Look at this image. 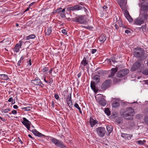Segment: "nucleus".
Masks as SVG:
<instances>
[{
  "label": "nucleus",
  "mask_w": 148,
  "mask_h": 148,
  "mask_svg": "<svg viewBox=\"0 0 148 148\" xmlns=\"http://www.w3.org/2000/svg\"><path fill=\"white\" fill-rule=\"evenodd\" d=\"M134 56L136 57L139 58L141 60H144L147 58V55L144 53L143 49L139 47L135 48L134 49Z\"/></svg>",
  "instance_id": "f257e3e1"
},
{
  "label": "nucleus",
  "mask_w": 148,
  "mask_h": 148,
  "mask_svg": "<svg viewBox=\"0 0 148 148\" xmlns=\"http://www.w3.org/2000/svg\"><path fill=\"white\" fill-rule=\"evenodd\" d=\"M93 28V27L92 26H86L85 29H91Z\"/></svg>",
  "instance_id": "79ce46f5"
},
{
  "label": "nucleus",
  "mask_w": 148,
  "mask_h": 148,
  "mask_svg": "<svg viewBox=\"0 0 148 148\" xmlns=\"http://www.w3.org/2000/svg\"><path fill=\"white\" fill-rule=\"evenodd\" d=\"M142 30L143 32H145L146 30V25H144L142 26Z\"/></svg>",
  "instance_id": "ea45409f"
},
{
  "label": "nucleus",
  "mask_w": 148,
  "mask_h": 148,
  "mask_svg": "<svg viewBox=\"0 0 148 148\" xmlns=\"http://www.w3.org/2000/svg\"><path fill=\"white\" fill-rule=\"evenodd\" d=\"M121 136L125 139L130 140L132 136V134H129L125 133H122Z\"/></svg>",
  "instance_id": "6ab92c4d"
},
{
  "label": "nucleus",
  "mask_w": 148,
  "mask_h": 148,
  "mask_svg": "<svg viewBox=\"0 0 148 148\" xmlns=\"http://www.w3.org/2000/svg\"><path fill=\"white\" fill-rule=\"evenodd\" d=\"M53 82V81L52 79L51 78L50 79V80L48 81V83L51 84Z\"/></svg>",
  "instance_id": "3c124183"
},
{
  "label": "nucleus",
  "mask_w": 148,
  "mask_h": 148,
  "mask_svg": "<svg viewBox=\"0 0 148 148\" xmlns=\"http://www.w3.org/2000/svg\"><path fill=\"white\" fill-rule=\"evenodd\" d=\"M118 68L116 66L115 68L112 69L110 71V73L108 76V77L112 78L114 75L115 73L118 71Z\"/></svg>",
  "instance_id": "dca6fc26"
},
{
  "label": "nucleus",
  "mask_w": 148,
  "mask_h": 148,
  "mask_svg": "<svg viewBox=\"0 0 148 148\" xmlns=\"http://www.w3.org/2000/svg\"><path fill=\"white\" fill-rule=\"evenodd\" d=\"M81 73H79L77 75L78 77V78L80 77L81 76Z\"/></svg>",
  "instance_id": "680f3d73"
},
{
  "label": "nucleus",
  "mask_w": 148,
  "mask_h": 148,
  "mask_svg": "<svg viewBox=\"0 0 148 148\" xmlns=\"http://www.w3.org/2000/svg\"><path fill=\"white\" fill-rule=\"evenodd\" d=\"M82 8V7L79 5H76L72 7H68L66 9L68 11H73L81 10Z\"/></svg>",
  "instance_id": "4468645a"
},
{
  "label": "nucleus",
  "mask_w": 148,
  "mask_h": 148,
  "mask_svg": "<svg viewBox=\"0 0 148 148\" xmlns=\"http://www.w3.org/2000/svg\"><path fill=\"white\" fill-rule=\"evenodd\" d=\"M112 83L110 79H108L105 81L102 84L101 86V88L102 90H105L110 86Z\"/></svg>",
  "instance_id": "6e6552de"
},
{
  "label": "nucleus",
  "mask_w": 148,
  "mask_h": 148,
  "mask_svg": "<svg viewBox=\"0 0 148 148\" xmlns=\"http://www.w3.org/2000/svg\"><path fill=\"white\" fill-rule=\"evenodd\" d=\"M97 51L96 49H92L91 50V53L92 54L94 53Z\"/></svg>",
  "instance_id": "49530a36"
},
{
  "label": "nucleus",
  "mask_w": 148,
  "mask_h": 148,
  "mask_svg": "<svg viewBox=\"0 0 148 148\" xmlns=\"http://www.w3.org/2000/svg\"><path fill=\"white\" fill-rule=\"evenodd\" d=\"M45 34L47 35H49L52 32V28L51 27H48L46 29L45 31Z\"/></svg>",
  "instance_id": "a878e982"
},
{
  "label": "nucleus",
  "mask_w": 148,
  "mask_h": 148,
  "mask_svg": "<svg viewBox=\"0 0 148 148\" xmlns=\"http://www.w3.org/2000/svg\"><path fill=\"white\" fill-rule=\"evenodd\" d=\"M96 131L98 135L100 137H103L106 132L105 128L102 127H100L96 129Z\"/></svg>",
  "instance_id": "423d86ee"
},
{
  "label": "nucleus",
  "mask_w": 148,
  "mask_h": 148,
  "mask_svg": "<svg viewBox=\"0 0 148 148\" xmlns=\"http://www.w3.org/2000/svg\"><path fill=\"white\" fill-rule=\"evenodd\" d=\"M88 60H87V58L84 57L83 60L81 62V64L82 66L81 65V67L82 69H84V67L86 66V68L87 70L89 69V65H88Z\"/></svg>",
  "instance_id": "ddd939ff"
},
{
  "label": "nucleus",
  "mask_w": 148,
  "mask_h": 148,
  "mask_svg": "<svg viewBox=\"0 0 148 148\" xmlns=\"http://www.w3.org/2000/svg\"><path fill=\"white\" fill-rule=\"evenodd\" d=\"M108 62H109L110 63L111 62H112L114 63H115V62H116L114 60H114L112 59V60H108Z\"/></svg>",
  "instance_id": "37998d69"
},
{
  "label": "nucleus",
  "mask_w": 148,
  "mask_h": 148,
  "mask_svg": "<svg viewBox=\"0 0 148 148\" xmlns=\"http://www.w3.org/2000/svg\"><path fill=\"white\" fill-rule=\"evenodd\" d=\"M98 103L100 105L103 106H105L106 104L105 100L102 99L99 100Z\"/></svg>",
  "instance_id": "393cba45"
},
{
  "label": "nucleus",
  "mask_w": 148,
  "mask_h": 148,
  "mask_svg": "<svg viewBox=\"0 0 148 148\" xmlns=\"http://www.w3.org/2000/svg\"><path fill=\"white\" fill-rule=\"evenodd\" d=\"M44 81L46 83H48V81H47V80H46V79H45V77H44Z\"/></svg>",
  "instance_id": "0e129e2a"
},
{
  "label": "nucleus",
  "mask_w": 148,
  "mask_h": 148,
  "mask_svg": "<svg viewBox=\"0 0 148 148\" xmlns=\"http://www.w3.org/2000/svg\"><path fill=\"white\" fill-rule=\"evenodd\" d=\"M121 115L123 118L128 120L132 119H133L132 116H133L130 115L129 113L123 110H122L121 112Z\"/></svg>",
  "instance_id": "1a4fd4ad"
},
{
  "label": "nucleus",
  "mask_w": 148,
  "mask_h": 148,
  "mask_svg": "<svg viewBox=\"0 0 148 148\" xmlns=\"http://www.w3.org/2000/svg\"><path fill=\"white\" fill-rule=\"evenodd\" d=\"M114 26L115 28L117 30H118V27H117L116 24H115L114 25Z\"/></svg>",
  "instance_id": "4d7b16f0"
},
{
  "label": "nucleus",
  "mask_w": 148,
  "mask_h": 148,
  "mask_svg": "<svg viewBox=\"0 0 148 148\" xmlns=\"http://www.w3.org/2000/svg\"><path fill=\"white\" fill-rule=\"evenodd\" d=\"M21 109L25 111H30L31 109V107H27L24 108H22Z\"/></svg>",
  "instance_id": "2f4dec72"
},
{
  "label": "nucleus",
  "mask_w": 148,
  "mask_h": 148,
  "mask_svg": "<svg viewBox=\"0 0 148 148\" xmlns=\"http://www.w3.org/2000/svg\"><path fill=\"white\" fill-rule=\"evenodd\" d=\"M99 42L101 44L102 43L106 40L105 36L104 34L101 35L99 38Z\"/></svg>",
  "instance_id": "b1692460"
},
{
  "label": "nucleus",
  "mask_w": 148,
  "mask_h": 148,
  "mask_svg": "<svg viewBox=\"0 0 148 148\" xmlns=\"http://www.w3.org/2000/svg\"><path fill=\"white\" fill-rule=\"evenodd\" d=\"M51 105L52 107H53L54 106V103L53 101H52L51 103Z\"/></svg>",
  "instance_id": "338daca9"
},
{
  "label": "nucleus",
  "mask_w": 148,
  "mask_h": 148,
  "mask_svg": "<svg viewBox=\"0 0 148 148\" xmlns=\"http://www.w3.org/2000/svg\"><path fill=\"white\" fill-rule=\"evenodd\" d=\"M74 106L76 108H79V105L77 103H75V104H74Z\"/></svg>",
  "instance_id": "de8ad7c7"
},
{
  "label": "nucleus",
  "mask_w": 148,
  "mask_h": 148,
  "mask_svg": "<svg viewBox=\"0 0 148 148\" xmlns=\"http://www.w3.org/2000/svg\"><path fill=\"white\" fill-rule=\"evenodd\" d=\"M42 71L43 72L48 71V68L46 67H45L43 69Z\"/></svg>",
  "instance_id": "58836bf2"
},
{
  "label": "nucleus",
  "mask_w": 148,
  "mask_h": 148,
  "mask_svg": "<svg viewBox=\"0 0 148 148\" xmlns=\"http://www.w3.org/2000/svg\"><path fill=\"white\" fill-rule=\"evenodd\" d=\"M147 14H142L140 15V14L139 16L135 19L134 21V24L136 25H140L144 23V21L146 19Z\"/></svg>",
  "instance_id": "7ed1b4c3"
},
{
  "label": "nucleus",
  "mask_w": 148,
  "mask_h": 148,
  "mask_svg": "<svg viewBox=\"0 0 148 148\" xmlns=\"http://www.w3.org/2000/svg\"><path fill=\"white\" fill-rule=\"evenodd\" d=\"M106 128L109 134H110L112 131V127L111 125L107 126Z\"/></svg>",
  "instance_id": "c85d7f7f"
},
{
  "label": "nucleus",
  "mask_w": 148,
  "mask_h": 148,
  "mask_svg": "<svg viewBox=\"0 0 148 148\" xmlns=\"http://www.w3.org/2000/svg\"><path fill=\"white\" fill-rule=\"evenodd\" d=\"M125 32L126 33H127V34H129V33H130L131 32H130V31L129 30H125Z\"/></svg>",
  "instance_id": "6e6d98bb"
},
{
  "label": "nucleus",
  "mask_w": 148,
  "mask_h": 148,
  "mask_svg": "<svg viewBox=\"0 0 148 148\" xmlns=\"http://www.w3.org/2000/svg\"><path fill=\"white\" fill-rule=\"evenodd\" d=\"M65 9L62 8H60L57 10V12H59L62 18H64L66 17L65 14Z\"/></svg>",
  "instance_id": "f3484780"
},
{
  "label": "nucleus",
  "mask_w": 148,
  "mask_h": 148,
  "mask_svg": "<svg viewBox=\"0 0 148 148\" xmlns=\"http://www.w3.org/2000/svg\"><path fill=\"white\" fill-rule=\"evenodd\" d=\"M12 113L13 114H15L17 113V111L16 110H13L12 111Z\"/></svg>",
  "instance_id": "09e8293b"
},
{
  "label": "nucleus",
  "mask_w": 148,
  "mask_h": 148,
  "mask_svg": "<svg viewBox=\"0 0 148 148\" xmlns=\"http://www.w3.org/2000/svg\"><path fill=\"white\" fill-rule=\"evenodd\" d=\"M120 4H121V5H124V6H125V4L123 2H120L119 3V5H120Z\"/></svg>",
  "instance_id": "052dcab7"
},
{
  "label": "nucleus",
  "mask_w": 148,
  "mask_h": 148,
  "mask_svg": "<svg viewBox=\"0 0 148 148\" xmlns=\"http://www.w3.org/2000/svg\"><path fill=\"white\" fill-rule=\"evenodd\" d=\"M118 23L120 27H122L123 28H126V26L123 24L121 20L119 21Z\"/></svg>",
  "instance_id": "7c9ffc66"
},
{
  "label": "nucleus",
  "mask_w": 148,
  "mask_h": 148,
  "mask_svg": "<svg viewBox=\"0 0 148 148\" xmlns=\"http://www.w3.org/2000/svg\"><path fill=\"white\" fill-rule=\"evenodd\" d=\"M62 32L64 34H67V32L65 29H63L62 30Z\"/></svg>",
  "instance_id": "a18cd8bd"
},
{
  "label": "nucleus",
  "mask_w": 148,
  "mask_h": 148,
  "mask_svg": "<svg viewBox=\"0 0 148 148\" xmlns=\"http://www.w3.org/2000/svg\"><path fill=\"white\" fill-rule=\"evenodd\" d=\"M66 100L68 106L70 108H72L73 104L71 100V94L68 95V97H67Z\"/></svg>",
  "instance_id": "a211bd4d"
},
{
  "label": "nucleus",
  "mask_w": 148,
  "mask_h": 148,
  "mask_svg": "<svg viewBox=\"0 0 148 148\" xmlns=\"http://www.w3.org/2000/svg\"><path fill=\"white\" fill-rule=\"evenodd\" d=\"M120 6L122 9H123V8H124V7L125 6H124V5H121V4H120Z\"/></svg>",
  "instance_id": "13d9d810"
},
{
  "label": "nucleus",
  "mask_w": 148,
  "mask_h": 148,
  "mask_svg": "<svg viewBox=\"0 0 148 148\" xmlns=\"http://www.w3.org/2000/svg\"><path fill=\"white\" fill-rule=\"evenodd\" d=\"M23 41L20 40L18 43H17L14 48V51L16 53L18 52L19 51V49L21 47L22 45Z\"/></svg>",
  "instance_id": "2eb2a0df"
},
{
  "label": "nucleus",
  "mask_w": 148,
  "mask_h": 148,
  "mask_svg": "<svg viewBox=\"0 0 148 148\" xmlns=\"http://www.w3.org/2000/svg\"><path fill=\"white\" fill-rule=\"evenodd\" d=\"M13 108L15 109H16L18 108V106L16 105H14L13 106Z\"/></svg>",
  "instance_id": "e2e57ef3"
},
{
  "label": "nucleus",
  "mask_w": 148,
  "mask_h": 148,
  "mask_svg": "<svg viewBox=\"0 0 148 148\" xmlns=\"http://www.w3.org/2000/svg\"><path fill=\"white\" fill-rule=\"evenodd\" d=\"M32 132L34 135L38 137H42L45 136L44 135L39 132L36 130H32Z\"/></svg>",
  "instance_id": "4be33fe9"
},
{
  "label": "nucleus",
  "mask_w": 148,
  "mask_h": 148,
  "mask_svg": "<svg viewBox=\"0 0 148 148\" xmlns=\"http://www.w3.org/2000/svg\"><path fill=\"white\" fill-rule=\"evenodd\" d=\"M29 65L30 66H31L32 65V63L31 62V60L30 59L29 61Z\"/></svg>",
  "instance_id": "774afa93"
},
{
  "label": "nucleus",
  "mask_w": 148,
  "mask_h": 148,
  "mask_svg": "<svg viewBox=\"0 0 148 148\" xmlns=\"http://www.w3.org/2000/svg\"><path fill=\"white\" fill-rule=\"evenodd\" d=\"M73 21L78 22L81 24H86L87 23V21L84 16H79L73 18Z\"/></svg>",
  "instance_id": "39448f33"
},
{
  "label": "nucleus",
  "mask_w": 148,
  "mask_h": 148,
  "mask_svg": "<svg viewBox=\"0 0 148 148\" xmlns=\"http://www.w3.org/2000/svg\"><path fill=\"white\" fill-rule=\"evenodd\" d=\"M0 78L2 79L7 80H8L9 78L8 76L5 74L0 75Z\"/></svg>",
  "instance_id": "bb28decb"
},
{
  "label": "nucleus",
  "mask_w": 148,
  "mask_h": 148,
  "mask_svg": "<svg viewBox=\"0 0 148 148\" xmlns=\"http://www.w3.org/2000/svg\"><path fill=\"white\" fill-rule=\"evenodd\" d=\"M127 112H128L130 114V115L134 116V112L133 109L131 107L127 108L126 109V111Z\"/></svg>",
  "instance_id": "aec40b11"
},
{
  "label": "nucleus",
  "mask_w": 148,
  "mask_h": 148,
  "mask_svg": "<svg viewBox=\"0 0 148 148\" xmlns=\"http://www.w3.org/2000/svg\"><path fill=\"white\" fill-rule=\"evenodd\" d=\"M89 121L90 125L92 127H93L96 124L98 123V121L94 120L92 118H90Z\"/></svg>",
  "instance_id": "412c9836"
},
{
  "label": "nucleus",
  "mask_w": 148,
  "mask_h": 148,
  "mask_svg": "<svg viewBox=\"0 0 148 148\" xmlns=\"http://www.w3.org/2000/svg\"><path fill=\"white\" fill-rule=\"evenodd\" d=\"M93 79L96 82H98L100 81V77L98 75H95L93 77Z\"/></svg>",
  "instance_id": "cd10ccee"
},
{
  "label": "nucleus",
  "mask_w": 148,
  "mask_h": 148,
  "mask_svg": "<svg viewBox=\"0 0 148 148\" xmlns=\"http://www.w3.org/2000/svg\"><path fill=\"white\" fill-rule=\"evenodd\" d=\"M12 97H10L8 100V101L9 102H11L13 100Z\"/></svg>",
  "instance_id": "864d4df0"
},
{
  "label": "nucleus",
  "mask_w": 148,
  "mask_h": 148,
  "mask_svg": "<svg viewBox=\"0 0 148 148\" xmlns=\"http://www.w3.org/2000/svg\"><path fill=\"white\" fill-rule=\"evenodd\" d=\"M35 37V36L34 34H31L27 36L26 37V39L27 40H29L30 39H34Z\"/></svg>",
  "instance_id": "c756f323"
},
{
  "label": "nucleus",
  "mask_w": 148,
  "mask_h": 148,
  "mask_svg": "<svg viewBox=\"0 0 148 148\" xmlns=\"http://www.w3.org/2000/svg\"><path fill=\"white\" fill-rule=\"evenodd\" d=\"M139 5L140 8L139 10L140 15L142 14L143 15L146 14L147 16V11L148 10V3L147 2H144L140 4H139Z\"/></svg>",
  "instance_id": "f03ea898"
},
{
  "label": "nucleus",
  "mask_w": 148,
  "mask_h": 148,
  "mask_svg": "<svg viewBox=\"0 0 148 148\" xmlns=\"http://www.w3.org/2000/svg\"><path fill=\"white\" fill-rule=\"evenodd\" d=\"M145 113L148 114V108H146L145 109Z\"/></svg>",
  "instance_id": "8fccbe9b"
},
{
  "label": "nucleus",
  "mask_w": 148,
  "mask_h": 148,
  "mask_svg": "<svg viewBox=\"0 0 148 148\" xmlns=\"http://www.w3.org/2000/svg\"><path fill=\"white\" fill-rule=\"evenodd\" d=\"M144 121L145 123L148 125V116L145 117L144 118Z\"/></svg>",
  "instance_id": "4c0bfd02"
},
{
  "label": "nucleus",
  "mask_w": 148,
  "mask_h": 148,
  "mask_svg": "<svg viewBox=\"0 0 148 148\" xmlns=\"http://www.w3.org/2000/svg\"><path fill=\"white\" fill-rule=\"evenodd\" d=\"M24 58V57L23 56H22L21 57L20 60L22 61V60H23Z\"/></svg>",
  "instance_id": "69168bd1"
},
{
  "label": "nucleus",
  "mask_w": 148,
  "mask_h": 148,
  "mask_svg": "<svg viewBox=\"0 0 148 148\" xmlns=\"http://www.w3.org/2000/svg\"><path fill=\"white\" fill-rule=\"evenodd\" d=\"M51 138L50 140L51 141V142L57 147L60 148H64L66 147L62 141H60L59 140L53 137Z\"/></svg>",
  "instance_id": "20e7f679"
},
{
  "label": "nucleus",
  "mask_w": 148,
  "mask_h": 148,
  "mask_svg": "<svg viewBox=\"0 0 148 148\" xmlns=\"http://www.w3.org/2000/svg\"><path fill=\"white\" fill-rule=\"evenodd\" d=\"M31 82L35 85L40 86L41 87H43L44 84L40 81V79L38 77H36L34 80H32Z\"/></svg>",
  "instance_id": "f8f14e48"
},
{
  "label": "nucleus",
  "mask_w": 148,
  "mask_h": 148,
  "mask_svg": "<svg viewBox=\"0 0 148 148\" xmlns=\"http://www.w3.org/2000/svg\"><path fill=\"white\" fill-rule=\"evenodd\" d=\"M126 18L127 19V20L128 21L130 22H131L132 21H133V19H132V18L131 17L130 15H129V16H127Z\"/></svg>",
  "instance_id": "c9c22d12"
},
{
  "label": "nucleus",
  "mask_w": 148,
  "mask_h": 148,
  "mask_svg": "<svg viewBox=\"0 0 148 148\" xmlns=\"http://www.w3.org/2000/svg\"><path fill=\"white\" fill-rule=\"evenodd\" d=\"M23 121L22 122V123L25 126L28 130H30L31 122L28 121L26 118H23Z\"/></svg>",
  "instance_id": "9b49d317"
},
{
  "label": "nucleus",
  "mask_w": 148,
  "mask_h": 148,
  "mask_svg": "<svg viewBox=\"0 0 148 148\" xmlns=\"http://www.w3.org/2000/svg\"><path fill=\"white\" fill-rule=\"evenodd\" d=\"M119 103L117 102H115L113 103V106L115 108H117L119 106Z\"/></svg>",
  "instance_id": "f704fd0d"
},
{
  "label": "nucleus",
  "mask_w": 148,
  "mask_h": 148,
  "mask_svg": "<svg viewBox=\"0 0 148 148\" xmlns=\"http://www.w3.org/2000/svg\"><path fill=\"white\" fill-rule=\"evenodd\" d=\"M141 63V62L140 61H138L136 62L132 66L130 71H134L137 70L140 67Z\"/></svg>",
  "instance_id": "9d476101"
},
{
  "label": "nucleus",
  "mask_w": 148,
  "mask_h": 148,
  "mask_svg": "<svg viewBox=\"0 0 148 148\" xmlns=\"http://www.w3.org/2000/svg\"><path fill=\"white\" fill-rule=\"evenodd\" d=\"M35 3V2H33L32 3H30L29 5V7H30L32 6V5L33 4H34Z\"/></svg>",
  "instance_id": "bf43d9fd"
},
{
  "label": "nucleus",
  "mask_w": 148,
  "mask_h": 148,
  "mask_svg": "<svg viewBox=\"0 0 148 148\" xmlns=\"http://www.w3.org/2000/svg\"><path fill=\"white\" fill-rule=\"evenodd\" d=\"M130 15L128 12L126 10L125 11L124 15L126 18Z\"/></svg>",
  "instance_id": "e433bc0d"
},
{
  "label": "nucleus",
  "mask_w": 148,
  "mask_h": 148,
  "mask_svg": "<svg viewBox=\"0 0 148 148\" xmlns=\"http://www.w3.org/2000/svg\"><path fill=\"white\" fill-rule=\"evenodd\" d=\"M142 73L145 75H148V69H145L142 72Z\"/></svg>",
  "instance_id": "473e14b6"
},
{
  "label": "nucleus",
  "mask_w": 148,
  "mask_h": 148,
  "mask_svg": "<svg viewBox=\"0 0 148 148\" xmlns=\"http://www.w3.org/2000/svg\"><path fill=\"white\" fill-rule=\"evenodd\" d=\"M105 112L107 115L109 116L110 114V112L108 108H106L105 110Z\"/></svg>",
  "instance_id": "72a5a7b5"
},
{
  "label": "nucleus",
  "mask_w": 148,
  "mask_h": 148,
  "mask_svg": "<svg viewBox=\"0 0 148 148\" xmlns=\"http://www.w3.org/2000/svg\"><path fill=\"white\" fill-rule=\"evenodd\" d=\"M21 60H19L17 63V65H18V66H20L21 64Z\"/></svg>",
  "instance_id": "5fc2aeb1"
},
{
  "label": "nucleus",
  "mask_w": 148,
  "mask_h": 148,
  "mask_svg": "<svg viewBox=\"0 0 148 148\" xmlns=\"http://www.w3.org/2000/svg\"><path fill=\"white\" fill-rule=\"evenodd\" d=\"M54 97L56 99L58 100L59 98V97L58 94H55L54 95Z\"/></svg>",
  "instance_id": "c03bdc74"
},
{
  "label": "nucleus",
  "mask_w": 148,
  "mask_h": 148,
  "mask_svg": "<svg viewBox=\"0 0 148 148\" xmlns=\"http://www.w3.org/2000/svg\"><path fill=\"white\" fill-rule=\"evenodd\" d=\"M129 72V70L126 69L119 71L116 74V76L119 77H121L127 75Z\"/></svg>",
  "instance_id": "0eeeda50"
},
{
  "label": "nucleus",
  "mask_w": 148,
  "mask_h": 148,
  "mask_svg": "<svg viewBox=\"0 0 148 148\" xmlns=\"http://www.w3.org/2000/svg\"><path fill=\"white\" fill-rule=\"evenodd\" d=\"M10 111V110L9 109H6L5 110H4L2 111L3 112H4V113H6Z\"/></svg>",
  "instance_id": "a19ab883"
},
{
  "label": "nucleus",
  "mask_w": 148,
  "mask_h": 148,
  "mask_svg": "<svg viewBox=\"0 0 148 148\" xmlns=\"http://www.w3.org/2000/svg\"><path fill=\"white\" fill-rule=\"evenodd\" d=\"M90 86L92 89L96 93L97 92L98 89L96 88L95 83L94 82L91 83Z\"/></svg>",
  "instance_id": "5701e85b"
},
{
  "label": "nucleus",
  "mask_w": 148,
  "mask_h": 148,
  "mask_svg": "<svg viewBox=\"0 0 148 148\" xmlns=\"http://www.w3.org/2000/svg\"><path fill=\"white\" fill-rule=\"evenodd\" d=\"M137 142L138 144H139L142 145L143 144V142L141 140H138V141Z\"/></svg>",
  "instance_id": "603ef678"
}]
</instances>
